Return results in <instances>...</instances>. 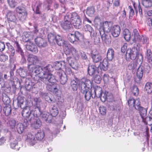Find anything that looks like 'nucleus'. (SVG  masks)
I'll list each match as a JSON object with an SVG mask.
<instances>
[{
  "label": "nucleus",
  "instance_id": "nucleus-21",
  "mask_svg": "<svg viewBox=\"0 0 152 152\" xmlns=\"http://www.w3.org/2000/svg\"><path fill=\"white\" fill-rule=\"evenodd\" d=\"M7 20L10 22H15L17 20L16 14L14 12L9 11L7 15Z\"/></svg>",
  "mask_w": 152,
  "mask_h": 152
},
{
  "label": "nucleus",
  "instance_id": "nucleus-41",
  "mask_svg": "<svg viewBox=\"0 0 152 152\" xmlns=\"http://www.w3.org/2000/svg\"><path fill=\"white\" fill-rule=\"evenodd\" d=\"M75 28H79L81 27V21L80 19H78L76 20H74L72 22Z\"/></svg>",
  "mask_w": 152,
  "mask_h": 152
},
{
  "label": "nucleus",
  "instance_id": "nucleus-54",
  "mask_svg": "<svg viewBox=\"0 0 152 152\" xmlns=\"http://www.w3.org/2000/svg\"><path fill=\"white\" fill-rule=\"evenodd\" d=\"M131 91L133 94L135 96H137L139 94V90L136 86H134L131 88Z\"/></svg>",
  "mask_w": 152,
  "mask_h": 152
},
{
  "label": "nucleus",
  "instance_id": "nucleus-23",
  "mask_svg": "<svg viewBox=\"0 0 152 152\" xmlns=\"http://www.w3.org/2000/svg\"><path fill=\"white\" fill-rule=\"evenodd\" d=\"M40 117L43 118L44 120L47 122L50 123L51 121V115L47 112H44L41 113Z\"/></svg>",
  "mask_w": 152,
  "mask_h": 152
},
{
  "label": "nucleus",
  "instance_id": "nucleus-7",
  "mask_svg": "<svg viewBox=\"0 0 152 152\" xmlns=\"http://www.w3.org/2000/svg\"><path fill=\"white\" fill-rule=\"evenodd\" d=\"M133 7L131 6H129L130 17H132L134 15V10H135L137 15L139 11L140 16L142 17V10L140 4L139 3L138 7L135 6V3H133Z\"/></svg>",
  "mask_w": 152,
  "mask_h": 152
},
{
  "label": "nucleus",
  "instance_id": "nucleus-8",
  "mask_svg": "<svg viewBox=\"0 0 152 152\" xmlns=\"http://www.w3.org/2000/svg\"><path fill=\"white\" fill-rule=\"evenodd\" d=\"M16 12L18 14V18L21 20H24L26 18L27 13L25 7L18 6L15 9Z\"/></svg>",
  "mask_w": 152,
  "mask_h": 152
},
{
  "label": "nucleus",
  "instance_id": "nucleus-28",
  "mask_svg": "<svg viewBox=\"0 0 152 152\" xmlns=\"http://www.w3.org/2000/svg\"><path fill=\"white\" fill-rule=\"evenodd\" d=\"M33 39V37L32 34L30 32H26L23 38V41L27 42H28L31 41Z\"/></svg>",
  "mask_w": 152,
  "mask_h": 152
},
{
  "label": "nucleus",
  "instance_id": "nucleus-24",
  "mask_svg": "<svg viewBox=\"0 0 152 152\" xmlns=\"http://www.w3.org/2000/svg\"><path fill=\"white\" fill-rule=\"evenodd\" d=\"M121 29L119 26H114L112 29V34L114 37H118L120 34Z\"/></svg>",
  "mask_w": 152,
  "mask_h": 152
},
{
  "label": "nucleus",
  "instance_id": "nucleus-44",
  "mask_svg": "<svg viewBox=\"0 0 152 152\" xmlns=\"http://www.w3.org/2000/svg\"><path fill=\"white\" fill-rule=\"evenodd\" d=\"M14 45L15 47H16V51L20 54L21 55H23L24 53L23 52L20 47L19 45L18 42H17L15 41L14 42Z\"/></svg>",
  "mask_w": 152,
  "mask_h": 152
},
{
  "label": "nucleus",
  "instance_id": "nucleus-17",
  "mask_svg": "<svg viewBox=\"0 0 152 152\" xmlns=\"http://www.w3.org/2000/svg\"><path fill=\"white\" fill-rule=\"evenodd\" d=\"M41 112L39 107H35L34 110L31 111V118L29 120L31 121L34 118H38L41 115Z\"/></svg>",
  "mask_w": 152,
  "mask_h": 152
},
{
  "label": "nucleus",
  "instance_id": "nucleus-1",
  "mask_svg": "<svg viewBox=\"0 0 152 152\" xmlns=\"http://www.w3.org/2000/svg\"><path fill=\"white\" fill-rule=\"evenodd\" d=\"M28 69L32 77L39 75V80L45 83L48 82H53L55 80L54 77L50 73L53 71V67L50 64L42 68L39 66H35L30 64L28 65Z\"/></svg>",
  "mask_w": 152,
  "mask_h": 152
},
{
  "label": "nucleus",
  "instance_id": "nucleus-5",
  "mask_svg": "<svg viewBox=\"0 0 152 152\" xmlns=\"http://www.w3.org/2000/svg\"><path fill=\"white\" fill-rule=\"evenodd\" d=\"M61 26L63 29L66 31L72 30L73 26L69 20V15H65L64 17V21L60 23Z\"/></svg>",
  "mask_w": 152,
  "mask_h": 152
},
{
  "label": "nucleus",
  "instance_id": "nucleus-10",
  "mask_svg": "<svg viewBox=\"0 0 152 152\" xmlns=\"http://www.w3.org/2000/svg\"><path fill=\"white\" fill-rule=\"evenodd\" d=\"M65 50V53L66 55L70 54V53H71L74 56H77L78 55L77 51L76 49L69 44Z\"/></svg>",
  "mask_w": 152,
  "mask_h": 152
},
{
  "label": "nucleus",
  "instance_id": "nucleus-47",
  "mask_svg": "<svg viewBox=\"0 0 152 152\" xmlns=\"http://www.w3.org/2000/svg\"><path fill=\"white\" fill-rule=\"evenodd\" d=\"M142 4L146 8L150 7L152 5L151 0H143Z\"/></svg>",
  "mask_w": 152,
  "mask_h": 152
},
{
  "label": "nucleus",
  "instance_id": "nucleus-18",
  "mask_svg": "<svg viewBox=\"0 0 152 152\" xmlns=\"http://www.w3.org/2000/svg\"><path fill=\"white\" fill-rule=\"evenodd\" d=\"M26 141L30 146H33L36 142L34 136L31 133H28L27 135Z\"/></svg>",
  "mask_w": 152,
  "mask_h": 152
},
{
  "label": "nucleus",
  "instance_id": "nucleus-32",
  "mask_svg": "<svg viewBox=\"0 0 152 152\" xmlns=\"http://www.w3.org/2000/svg\"><path fill=\"white\" fill-rule=\"evenodd\" d=\"M50 115H51L52 118V116L55 117L58 114V108L56 106L53 105L50 110Z\"/></svg>",
  "mask_w": 152,
  "mask_h": 152
},
{
  "label": "nucleus",
  "instance_id": "nucleus-61",
  "mask_svg": "<svg viewBox=\"0 0 152 152\" xmlns=\"http://www.w3.org/2000/svg\"><path fill=\"white\" fill-rule=\"evenodd\" d=\"M8 56L4 54H2L0 56V61H1L5 62L8 59Z\"/></svg>",
  "mask_w": 152,
  "mask_h": 152
},
{
  "label": "nucleus",
  "instance_id": "nucleus-42",
  "mask_svg": "<svg viewBox=\"0 0 152 152\" xmlns=\"http://www.w3.org/2000/svg\"><path fill=\"white\" fill-rule=\"evenodd\" d=\"M94 92L95 95L97 97H100L101 94L102 93L101 88L99 86H97L95 88Z\"/></svg>",
  "mask_w": 152,
  "mask_h": 152
},
{
  "label": "nucleus",
  "instance_id": "nucleus-13",
  "mask_svg": "<svg viewBox=\"0 0 152 152\" xmlns=\"http://www.w3.org/2000/svg\"><path fill=\"white\" fill-rule=\"evenodd\" d=\"M55 42L59 46H63L64 50L67 47V45H68L69 44L66 41H64L59 36H56Z\"/></svg>",
  "mask_w": 152,
  "mask_h": 152
},
{
  "label": "nucleus",
  "instance_id": "nucleus-29",
  "mask_svg": "<svg viewBox=\"0 0 152 152\" xmlns=\"http://www.w3.org/2000/svg\"><path fill=\"white\" fill-rule=\"evenodd\" d=\"M55 64V68L57 70H59L65 67V62L64 61H56Z\"/></svg>",
  "mask_w": 152,
  "mask_h": 152
},
{
  "label": "nucleus",
  "instance_id": "nucleus-63",
  "mask_svg": "<svg viewBox=\"0 0 152 152\" xmlns=\"http://www.w3.org/2000/svg\"><path fill=\"white\" fill-rule=\"evenodd\" d=\"M34 33L36 34L39 36H41L42 35V33L39 32V31L37 27L35 25L34 26Z\"/></svg>",
  "mask_w": 152,
  "mask_h": 152
},
{
  "label": "nucleus",
  "instance_id": "nucleus-6",
  "mask_svg": "<svg viewBox=\"0 0 152 152\" xmlns=\"http://www.w3.org/2000/svg\"><path fill=\"white\" fill-rule=\"evenodd\" d=\"M143 57L142 55H139L136 60L131 62L128 65V68L133 70H136L137 67L142 64Z\"/></svg>",
  "mask_w": 152,
  "mask_h": 152
},
{
  "label": "nucleus",
  "instance_id": "nucleus-46",
  "mask_svg": "<svg viewBox=\"0 0 152 152\" xmlns=\"http://www.w3.org/2000/svg\"><path fill=\"white\" fill-rule=\"evenodd\" d=\"M76 37V39L77 42L81 41L84 39V36L78 31H76L75 33Z\"/></svg>",
  "mask_w": 152,
  "mask_h": 152
},
{
  "label": "nucleus",
  "instance_id": "nucleus-26",
  "mask_svg": "<svg viewBox=\"0 0 152 152\" xmlns=\"http://www.w3.org/2000/svg\"><path fill=\"white\" fill-rule=\"evenodd\" d=\"M69 15V20L72 22L73 21L76 20L78 19H80V17L77 13L75 12L67 13L65 15Z\"/></svg>",
  "mask_w": 152,
  "mask_h": 152
},
{
  "label": "nucleus",
  "instance_id": "nucleus-12",
  "mask_svg": "<svg viewBox=\"0 0 152 152\" xmlns=\"http://www.w3.org/2000/svg\"><path fill=\"white\" fill-rule=\"evenodd\" d=\"M66 61L72 68L75 70H77L78 69V64L75 60L74 58L70 56H67Z\"/></svg>",
  "mask_w": 152,
  "mask_h": 152
},
{
  "label": "nucleus",
  "instance_id": "nucleus-56",
  "mask_svg": "<svg viewBox=\"0 0 152 152\" xmlns=\"http://www.w3.org/2000/svg\"><path fill=\"white\" fill-rule=\"evenodd\" d=\"M108 92L105 91L104 92H102L101 94V96L99 98H100L101 101L104 102L106 100Z\"/></svg>",
  "mask_w": 152,
  "mask_h": 152
},
{
  "label": "nucleus",
  "instance_id": "nucleus-59",
  "mask_svg": "<svg viewBox=\"0 0 152 152\" xmlns=\"http://www.w3.org/2000/svg\"><path fill=\"white\" fill-rule=\"evenodd\" d=\"M99 110L100 113L102 115H104L106 114L107 110L106 107L103 106H100L99 107Z\"/></svg>",
  "mask_w": 152,
  "mask_h": 152
},
{
  "label": "nucleus",
  "instance_id": "nucleus-62",
  "mask_svg": "<svg viewBox=\"0 0 152 152\" xmlns=\"http://www.w3.org/2000/svg\"><path fill=\"white\" fill-rule=\"evenodd\" d=\"M45 99L46 101L50 103H55L56 101L55 99H52L48 96H46Z\"/></svg>",
  "mask_w": 152,
  "mask_h": 152
},
{
  "label": "nucleus",
  "instance_id": "nucleus-33",
  "mask_svg": "<svg viewBox=\"0 0 152 152\" xmlns=\"http://www.w3.org/2000/svg\"><path fill=\"white\" fill-rule=\"evenodd\" d=\"M114 55V51L112 48L108 49L107 54V57L108 59L111 61L113 58Z\"/></svg>",
  "mask_w": 152,
  "mask_h": 152
},
{
  "label": "nucleus",
  "instance_id": "nucleus-45",
  "mask_svg": "<svg viewBox=\"0 0 152 152\" xmlns=\"http://www.w3.org/2000/svg\"><path fill=\"white\" fill-rule=\"evenodd\" d=\"M141 66L142 68L143 72L145 73H148L150 70V66L147 63H145L143 65H141Z\"/></svg>",
  "mask_w": 152,
  "mask_h": 152
},
{
  "label": "nucleus",
  "instance_id": "nucleus-57",
  "mask_svg": "<svg viewBox=\"0 0 152 152\" xmlns=\"http://www.w3.org/2000/svg\"><path fill=\"white\" fill-rule=\"evenodd\" d=\"M6 45L7 46L8 49L11 52L12 56H13L15 54V51L14 48L13 46L11 45L9 43H7Z\"/></svg>",
  "mask_w": 152,
  "mask_h": 152
},
{
  "label": "nucleus",
  "instance_id": "nucleus-43",
  "mask_svg": "<svg viewBox=\"0 0 152 152\" xmlns=\"http://www.w3.org/2000/svg\"><path fill=\"white\" fill-rule=\"evenodd\" d=\"M4 114L6 116H8L10 114L11 111V106L9 105L4 107L3 109Z\"/></svg>",
  "mask_w": 152,
  "mask_h": 152
},
{
  "label": "nucleus",
  "instance_id": "nucleus-50",
  "mask_svg": "<svg viewBox=\"0 0 152 152\" xmlns=\"http://www.w3.org/2000/svg\"><path fill=\"white\" fill-rule=\"evenodd\" d=\"M94 12V8L93 7H91L87 8L86 11V13L90 16H92Z\"/></svg>",
  "mask_w": 152,
  "mask_h": 152
},
{
  "label": "nucleus",
  "instance_id": "nucleus-9",
  "mask_svg": "<svg viewBox=\"0 0 152 152\" xmlns=\"http://www.w3.org/2000/svg\"><path fill=\"white\" fill-rule=\"evenodd\" d=\"M79 82V85L81 87V92L82 93L84 94L86 91V79L83 78L80 81H78L77 79L75 80H72L71 82V85H77L78 83V82Z\"/></svg>",
  "mask_w": 152,
  "mask_h": 152
},
{
  "label": "nucleus",
  "instance_id": "nucleus-52",
  "mask_svg": "<svg viewBox=\"0 0 152 152\" xmlns=\"http://www.w3.org/2000/svg\"><path fill=\"white\" fill-rule=\"evenodd\" d=\"M143 71L142 69V68L140 66H139L137 69V76L139 78H141L143 75Z\"/></svg>",
  "mask_w": 152,
  "mask_h": 152
},
{
  "label": "nucleus",
  "instance_id": "nucleus-15",
  "mask_svg": "<svg viewBox=\"0 0 152 152\" xmlns=\"http://www.w3.org/2000/svg\"><path fill=\"white\" fill-rule=\"evenodd\" d=\"M31 111L29 109V107H27L24 108L22 112V115L24 118H26L25 121H26L27 119L28 122L30 121L29 120L31 118Z\"/></svg>",
  "mask_w": 152,
  "mask_h": 152
},
{
  "label": "nucleus",
  "instance_id": "nucleus-31",
  "mask_svg": "<svg viewBox=\"0 0 152 152\" xmlns=\"http://www.w3.org/2000/svg\"><path fill=\"white\" fill-rule=\"evenodd\" d=\"M123 35L125 39L127 41H129L131 37V33L129 30L127 29H125L123 32Z\"/></svg>",
  "mask_w": 152,
  "mask_h": 152
},
{
  "label": "nucleus",
  "instance_id": "nucleus-30",
  "mask_svg": "<svg viewBox=\"0 0 152 152\" xmlns=\"http://www.w3.org/2000/svg\"><path fill=\"white\" fill-rule=\"evenodd\" d=\"M99 67L101 69L104 71L106 70L108 67V62L106 59H104L102 63H100Z\"/></svg>",
  "mask_w": 152,
  "mask_h": 152
},
{
  "label": "nucleus",
  "instance_id": "nucleus-37",
  "mask_svg": "<svg viewBox=\"0 0 152 152\" xmlns=\"http://www.w3.org/2000/svg\"><path fill=\"white\" fill-rule=\"evenodd\" d=\"M92 58L94 62L97 63L99 62L102 59V57L99 54H91Z\"/></svg>",
  "mask_w": 152,
  "mask_h": 152
},
{
  "label": "nucleus",
  "instance_id": "nucleus-35",
  "mask_svg": "<svg viewBox=\"0 0 152 152\" xmlns=\"http://www.w3.org/2000/svg\"><path fill=\"white\" fill-rule=\"evenodd\" d=\"M35 137L38 140H41L45 136L44 132L42 130H39L37 133L35 134Z\"/></svg>",
  "mask_w": 152,
  "mask_h": 152
},
{
  "label": "nucleus",
  "instance_id": "nucleus-58",
  "mask_svg": "<svg viewBox=\"0 0 152 152\" xmlns=\"http://www.w3.org/2000/svg\"><path fill=\"white\" fill-rule=\"evenodd\" d=\"M7 2L11 8H14L17 5V2L15 0H7Z\"/></svg>",
  "mask_w": 152,
  "mask_h": 152
},
{
  "label": "nucleus",
  "instance_id": "nucleus-11",
  "mask_svg": "<svg viewBox=\"0 0 152 152\" xmlns=\"http://www.w3.org/2000/svg\"><path fill=\"white\" fill-rule=\"evenodd\" d=\"M26 48L27 50L33 53H36L38 52L37 48L33 42H28L26 45Z\"/></svg>",
  "mask_w": 152,
  "mask_h": 152
},
{
  "label": "nucleus",
  "instance_id": "nucleus-14",
  "mask_svg": "<svg viewBox=\"0 0 152 152\" xmlns=\"http://www.w3.org/2000/svg\"><path fill=\"white\" fill-rule=\"evenodd\" d=\"M28 124V121H25L23 124L21 123H18L16 126V129L18 133L21 134L23 133L25 128L27 127Z\"/></svg>",
  "mask_w": 152,
  "mask_h": 152
},
{
  "label": "nucleus",
  "instance_id": "nucleus-34",
  "mask_svg": "<svg viewBox=\"0 0 152 152\" xmlns=\"http://www.w3.org/2000/svg\"><path fill=\"white\" fill-rule=\"evenodd\" d=\"M145 117L144 118H142V121L146 124L151 126V131L152 132V118L151 117Z\"/></svg>",
  "mask_w": 152,
  "mask_h": 152
},
{
  "label": "nucleus",
  "instance_id": "nucleus-51",
  "mask_svg": "<svg viewBox=\"0 0 152 152\" xmlns=\"http://www.w3.org/2000/svg\"><path fill=\"white\" fill-rule=\"evenodd\" d=\"M16 124V121L14 118H11L9 121V125L11 129L15 128Z\"/></svg>",
  "mask_w": 152,
  "mask_h": 152
},
{
  "label": "nucleus",
  "instance_id": "nucleus-20",
  "mask_svg": "<svg viewBox=\"0 0 152 152\" xmlns=\"http://www.w3.org/2000/svg\"><path fill=\"white\" fill-rule=\"evenodd\" d=\"M29 121L31 124L32 126L36 129L39 128L42 125L41 122L39 118H36Z\"/></svg>",
  "mask_w": 152,
  "mask_h": 152
},
{
  "label": "nucleus",
  "instance_id": "nucleus-19",
  "mask_svg": "<svg viewBox=\"0 0 152 152\" xmlns=\"http://www.w3.org/2000/svg\"><path fill=\"white\" fill-rule=\"evenodd\" d=\"M27 60L29 62L32 64L31 65H34L38 62L39 59L37 56L30 54L28 56Z\"/></svg>",
  "mask_w": 152,
  "mask_h": 152
},
{
  "label": "nucleus",
  "instance_id": "nucleus-60",
  "mask_svg": "<svg viewBox=\"0 0 152 152\" xmlns=\"http://www.w3.org/2000/svg\"><path fill=\"white\" fill-rule=\"evenodd\" d=\"M94 81L96 83L99 84L100 83L101 79L99 75H96L94 77Z\"/></svg>",
  "mask_w": 152,
  "mask_h": 152
},
{
  "label": "nucleus",
  "instance_id": "nucleus-48",
  "mask_svg": "<svg viewBox=\"0 0 152 152\" xmlns=\"http://www.w3.org/2000/svg\"><path fill=\"white\" fill-rule=\"evenodd\" d=\"M56 80L55 79L54 81L53 82L51 83L50 82H48L47 83H46L47 85V89L49 91L52 92L53 91L55 88V86L56 85L54 84H52L51 85L49 84V83H54L55 82Z\"/></svg>",
  "mask_w": 152,
  "mask_h": 152
},
{
  "label": "nucleus",
  "instance_id": "nucleus-27",
  "mask_svg": "<svg viewBox=\"0 0 152 152\" xmlns=\"http://www.w3.org/2000/svg\"><path fill=\"white\" fill-rule=\"evenodd\" d=\"M58 74L60 77V81L61 83L62 84H64L66 82L67 79V76L65 74L61 73L60 72H57Z\"/></svg>",
  "mask_w": 152,
  "mask_h": 152
},
{
  "label": "nucleus",
  "instance_id": "nucleus-64",
  "mask_svg": "<svg viewBox=\"0 0 152 152\" xmlns=\"http://www.w3.org/2000/svg\"><path fill=\"white\" fill-rule=\"evenodd\" d=\"M19 74L21 77H23L26 76V72L23 69L20 68L19 70Z\"/></svg>",
  "mask_w": 152,
  "mask_h": 152
},
{
  "label": "nucleus",
  "instance_id": "nucleus-25",
  "mask_svg": "<svg viewBox=\"0 0 152 152\" xmlns=\"http://www.w3.org/2000/svg\"><path fill=\"white\" fill-rule=\"evenodd\" d=\"M112 26V24L110 22H108L107 21H105L103 23V33L105 31L107 33L109 32L111 29Z\"/></svg>",
  "mask_w": 152,
  "mask_h": 152
},
{
  "label": "nucleus",
  "instance_id": "nucleus-4",
  "mask_svg": "<svg viewBox=\"0 0 152 152\" xmlns=\"http://www.w3.org/2000/svg\"><path fill=\"white\" fill-rule=\"evenodd\" d=\"M139 49L134 47L132 49H128L127 50L126 56V57L130 58L132 60L135 59L137 57L138 58L139 55H141L139 53Z\"/></svg>",
  "mask_w": 152,
  "mask_h": 152
},
{
  "label": "nucleus",
  "instance_id": "nucleus-40",
  "mask_svg": "<svg viewBox=\"0 0 152 152\" xmlns=\"http://www.w3.org/2000/svg\"><path fill=\"white\" fill-rule=\"evenodd\" d=\"M69 40L71 43H76L77 42V40L76 39V37L75 34H68L67 36Z\"/></svg>",
  "mask_w": 152,
  "mask_h": 152
},
{
  "label": "nucleus",
  "instance_id": "nucleus-16",
  "mask_svg": "<svg viewBox=\"0 0 152 152\" xmlns=\"http://www.w3.org/2000/svg\"><path fill=\"white\" fill-rule=\"evenodd\" d=\"M100 34L103 42L107 45H109L111 42V37L109 34L104 33L102 34L100 31Z\"/></svg>",
  "mask_w": 152,
  "mask_h": 152
},
{
  "label": "nucleus",
  "instance_id": "nucleus-53",
  "mask_svg": "<svg viewBox=\"0 0 152 152\" xmlns=\"http://www.w3.org/2000/svg\"><path fill=\"white\" fill-rule=\"evenodd\" d=\"M2 100L4 103L6 105H9L10 102V98L6 94L3 95Z\"/></svg>",
  "mask_w": 152,
  "mask_h": 152
},
{
  "label": "nucleus",
  "instance_id": "nucleus-3",
  "mask_svg": "<svg viewBox=\"0 0 152 152\" xmlns=\"http://www.w3.org/2000/svg\"><path fill=\"white\" fill-rule=\"evenodd\" d=\"M133 35L134 41L141 42L145 45L149 43V38L145 35H140L136 29H134Z\"/></svg>",
  "mask_w": 152,
  "mask_h": 152
},
{
  "label": "nucleus",
  "instance_id": "nucleus-39",
  "mask_svg": "<svg viewBox=\"0 0 152 152\" xmlns=\"http://www.w3.org/2000/svg\"><path fill=\"white\" fill-rule=\"evenodd\" d=\"M145 89L148 94H151L152 92V83H147L145 85Z\"/></svg>",
  "mask_w": 152,
  "mask_h": 152
},
{
  "label": "nucleus",
  "instance_id": "nucleus-2",
  "mask_svg": "<svg viewBox=\"0 0 152 152\" xmlns=\"http://www.w3.org/2000/svg\"><path fill=\"white\" fill-rule=\"evenodd\" d=\"M128 104L130 107H134L135 108L139 111L142 118H144L147 115V110L145 108L140 105V99L135 100L133 98L130 97L128 101Z\"/></svg>",
  "mask_w": 152,
  "mask_h": 152
},
{
  "label": "nucleus",
  "instance_id": "nucleus-22",
  "mask_svg": "<svg viewBox=\"0 0 152 152\" xmlns=\"http://www.w3.org/2000/svg\"><path fill=\"white\" fill-rule=\"evenodd\" d=\"M35 42L39 47H45L47 45L46 42L40 37L35 38Z\"/></svg>",
  "mask_w": 152,
  "mask_h": 152
},
{
  "label": "nucleus",
  "instance_id": "nucleus-49",
  "mask_svg": "<svg viewBox=\"0 0 152 152\" xmlns=\"http://www.w3.org/2000/svg\"><path fill=\"white\" fill-rule=\"evenodd\" d=\"M41 101V100L39 98H34L32 103L36 107H39Z\"/></svg>",
  "mask_w": 152,
  "mask_h": 152
},
{
  "label": "nucleus",
  "instance_id": "nucleus-36",
  "mask_svg": "<svg viewBox=\"0 0 152 152\" xmlns=\"http://www.w3.org/2000/svg\"><path fill=\"white\" fill-rule=\"evenodd\" d=\"M42 4L39 2H37L34 7H33V10L37 14H40V11L39 10L41 7Z\"/></svg>",
  "mask_w": 152,
  "mask_h": 152
},
{
  "label": "nucleus",
  "instance_id": "nucleus-55",
  "mask_svg": "<svg viewBox=\"0 0 152 152\" xmlns=\"http://www.w3.org/2000/svg\"><path fill=\"white\" fill-rule=\"evenodd\" d=\"M56 37L52 34H50L48 35V39L50 43H55Z\"/></svg>",
  "mask_w": 152,
  "mask_h": 152
},
{
  "label": "nucleus",
  "instance_id": "nucleus-38",
  "mask_svg": "<svg viewBox=\"0 0 152 152\" xmlns=\"http://www.w3.org/2000/svg\"><path fill=\"white\" fill-rule=\"evenodd\" d=\"M96 67L93 65H89L88 69V72L90 76L93 75L95 72Z\"/></svg>",
  "mask_w": 152,
  "mask_h": 152
}]
</instances>
